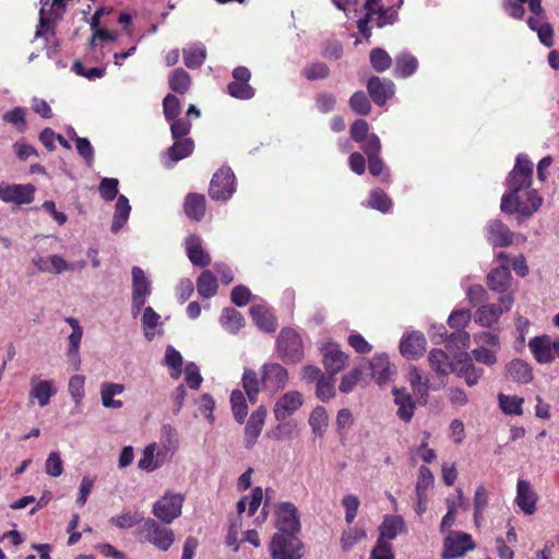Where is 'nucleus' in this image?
Instances as JSON below:
<instances>
[{"mask_svg": "<svg viewBox=\"0 0 559 559\" xmlns=\"http://www.w3.org/2000/svg\"><path fill=\"white\" fill-rule=\"evenodd\" d=\"M183 212L190 219L201 222L206 213V199L204 194L190 192L183 201Z\"/></svg>", "mask_w": 559, "mask_h": 559, "instance_id": "obj_23", "label": "nucleus"}, {"mask_svg": "<svg viewBox=\"0 0 559 559\" xmlns=\"http://www.w3.org/2000/svg\"><path fill=\"white\" fill-rule=\"evenodd\" d=\"M139 535L143 540L152 544L162 551H167L175 542L174 531L153 519L144 521L139 531Z\"/></svg>", "mask_w": 559, "mask_h": 559, "instance_id": "obj_4", "label": "nucleus"}, {"mask_svg": "<svg viewBox=\"0 0 559 559\" xmlns=\"http://www.w3.org/2000/svg\"><path fill=\"white\" fill-rule=\"evenodd\" d=\"M197 289L201 297L212 298L216 295L218 283L211 271H203L197 280Z\"/></svg>", "mask_w": 559, "mask_h": 559, "instance_id": "obj_38", "label": "nucleus"}, {"mask_svg": "<svg viewBox=\"0 0 559 559\" xmlns=\"http://www.w3.org/2000/svg\"><path fill=\"white\" fill-rule=\"evenodd\" d=\"M165 364L170 368V376L178 379L182 372V356L173 346H168L165 353Z\"/></svg>", "mask_w": 559, "mask_h": 559, "instance_id": "obj_53", "label": "nucleus"}, {"mask_svg": "<svg viewBox=\"0 0 559 559\" xmlns=\"http://www.w3.org/2000/svg\"><path fill=\"white\" fill-rule=\"evenodd\" d=\"M350 109L360 116H367L371 111V104L367 95L362 91L355 92L349 98Z\"/></svg>", "mask_w": 559, "mask_h": 559, "instance_id": "obj_52", "label": "nucleus"}, {"mask_svg": "<svg viewBox=\"0 0 559 559\" xmlns=\"http://www.w3.org/2000/svg\"><path fill=\"white\" fill-rule=\"evenodd\" d=\"M488 502L489 498L487 489L483 485L478 486L474 495V521L477 526L480 525L484 512L488 507Z\"/></svg>", "mask_w": 559, "mask_h": 559, "instance_id": "obj_46", "label": "nucleus"}, {"mask_svg": "<svg viewBox=\"0 0 559 559\" xmlns=\"http://www.w3.org/2000/svg\"><path fill=\"white\" fill-rule=\"evenodd\" d=\"M382 0H366L364 9L368 12L376 13L377 17L374 24L377 27L382 28L386 25H393L399 20V10L404 3V0H397L395 3L384 5Z\"/></svg>", "mask_w": 559, "mask_h": 559, "instance_id": "obj_10", "label": "nucleus"}, {"mask_svg": "<svg viewBox=\"0 0 559 559\" xmlns=\"http://www.w3.org/2000/svg\"><path fill=\"white\" fill-rule=\"evenodd\" d=\"M35 188L33 185H0V199L17 205L32 203Z\"/></svg>", "mask_w": 559, "mask_h": 559, "instance_id": "obj_14", "label": "nucleus"}, {"mask_svg": "<svg viewBox=\"0 0 559 559\" xmlns=\"http://www.w3.org/2000/svg\"><path fill=\"white\" fill-rule=\"evenodd\" d=\"M370 63L374 71L384 72L392 66V59L384 49L373 48L370 51Z\"/></svg>", "mask_w": 559, "mask_h": 559, "instance_id": "obj_54", "label": "nucleus"}, {"mask_svg": "<svg viewBox=\"0 0 559 559\" xmlns=\"http://www.w3.org/2000/svg\"><path fill=\"white\" fill-rule=\"evenodd\" d=\"M512 275L508 265H499L491 270L487 275L488 287L496 293L503 295H512L509 292L511 286Z\"/></svg>", "mask_w": 559, "mask_h": 559, "instance_id": "obj_19", "label": "nucleus"}, {"mask_svg": "<svg viewBox=\"0 0 559 559\" xmlns=\"http://www.w3.org/2000/svg\"><path fill=\"white\" fill-rule=\"evenodd\" d=\"M32 390L29 396L38 401L40 407H45L49 404L51 396L56 394V390L52 382L49 380H38L33 377L31 380Z\"/></svg>", "mask_w": 559, "mask_h": 559, "instance_id": "obj_30", "label": "nucleus"}, {"mask_svg": "<svg viewBox=\"0 0 559 559\" xmlns=\"http://www.w3.org/2000/svg\"><path fill=\"white\" fill-rule=\"evenodd\" d=\"M187 255L195 266L205 267L211 263V258L201 246V240L197 235H190L186 239Z\"/></svg>", "mask_w": 559, "mask_h": 559, "instance_id": "obj_26", "label": "nucleus"}, {"mask_svg": "<svg viewBox=\"0 0 559 559\" xmlns=\"http://www.w3.org/2000/svg\"><path fill=\"white\" fill-rule=\"evenodd\" d=\"M334 376L323 377L317 382L316 395L319 400L326 402L335 396Z\"/></svg>", "mask_w": 559, "mask_h": 559, "instance_id": "obj_57", "label": "nucleus"}, {"mask_svg": "<svg viewBox=\"0 0 559 559\" xmlns=\"http://www.w3.org/2000/svg\"><path fill=\"white\" fill-rule=\"evenodd\" d=\"M514 302L513 295H503L499 298V305L487 304L480 306L475 312V322L481 326L491 328L503 312H508Z\"/></svg>", "mask_w": 559, "mask_h": 559, "instance_id": "obj_6", "label": "nucleus"}, {"mask_svg": "<svg viewBox=\"0 0 559 559\" xmlns=\"http://www.w3.org/2000/svg\"><path fill=\"white\" fill-rule=\"evenodd\" d=\"M394 402L397 405V416L408 423L414 416L415 402L405 388L393 389Z\"/></svg>", "mask_w": 559, "mask_h": 559, "instance_id": "obj_28", "label": "nucleus"}, {"mask_svg": "<svg viewBox=\"0 0 559 559\" xmlns=\"http://www.w3.org/2000/svg\"><path fill=\"white\" fill-rule=\"evenodd\" d=\"M370 370L372 378L380 386L385 385L394 372V368L385 354L377 355L372 358Z\"/></svg>", "mask_w": 559, "mask_h": 559, "instance_id": "obj_24", "label": "nucleus"}, {"mask_svg": "<svg viewBox=\"0 0 559 559\" xmlns=\"http://www.w3.org/2000/svg\"><path fill=\"white\" fill-rule=\"evenodd\" d=\"M45 471L51 477H59L63 473V461L59 452H50L46 462Z\"/></svg>", "mask_w": 559, "mask_h": 559, "instance_id": "obj_62", "label": "nucleus"}, {"mask_svg": "<svg viewBox=\"0 0 559 559\" xmlns=\"http://www.w3.org/2000/svg\"><path fill=\"white\" fill-rule=\"evenodd\" d=\"M130 211L131 206L129 204V200L127 199V197L119 195L115 205V213L111 223V231L114 234L118 233L126 224Z\"/></svg>", "mask_w": 559, "mask_h": 559, "instance_id": "obj_36", "label": "nucleus"}, {"mask_svg": "<svg viewBox=\"0 0 559 559\" xmlns=\"http://www.w3.org/2000/svg\"><path fill=\"white\" fill-rule=\"evenodd\" d=\"M250 314L257 326L267 333L277 329V322L274 314L264 306L254 305L250 308Z\"/></svg>", "mask_w": 559, "mask_h": 559, "instance_id": "obj_29", "label": "nucleus"}, {"mask_svg": "<svg viewBox=\"0 0 559 559\" xmlns=\"http://www.w3.org/2000/svg\"><path fill=\"white\" fill-rule=\"evenodd\" d=\"M349 134L352 140L360 143V146L365 145L371 138L368 122L364 119H356L349 128Z\"/></svg>", "mask_w": 559, "mask_h": 559, "instance_id": "obj_55", "label": "nucleus"}, {"mask_svg": "<svg viewBox=\"0 0 559 559\" xmlns=\"http://www.w3.org/2000/svg\"><path fill=\"white\" fill-rule=\"evenodd\" d=\"M368 205L371 209L378 210L382 213H388L392 209V200L381 189H376L370 193Z\"/></svg>", "mask_w": 559, "mask_h": 559, "instance_id": "obj_51", "label": "nucleus"}, {"mask_svg": "<svg viewBox=\"0 0 559 559\" xmlns=\"http://www.w3.org/2000/svg\"><path fill=\"white\" fill-rule=\"evenodd\" d=\"M485 234L495 248H507L513 242V231L500 219H490L485 226Z\"/></svg>", "mask_w": 559, "mask_h": 559, "instance_id": "obj_13", "label": "nucleus"}, {"mask_svg": "<svg viewBox=\"0 0 559 559\" xmlns=\"http://www.w3.org/2000/svg\"><path fill=\"white\" fill-rule=\"evenodd\" d=\"M221 321L230 333H237L245 325L243 316L234 308H224Z\"/></svg>", "mask_w": 559, "mask_h": 559, "instance_id": "obj_42", "label": "nucleus"}, {"mask_svg": "<svg viewBox=\"0 0 559 559\" xmlns=\"http://www.w3.org/2000/svg\"><path fill=\"white\" fill-rule=\"evenodd\" d=\"M241 384L248 401L251 404H255L262 385L261 379L258 378V373L252 369H245L241 378Z\"/></svg>", "mask_w": 559, "mask_h": 559, "instance_id": "obj_32", "label": "nucleus"}, {"mask_svg": "<svg viewBox=\"0 0 559 559\" xmlns=\"http://www.w3.org/2000/svg\"><path fill=\"white\" fill-rule=\"evenodd\" d=\"M472 313L468 309H457L452 311L448 319V324L452 329L463 330L471 321Z\"/></svg>", "mask_w": 559, "mask_h": 559, "instance_id": "obj_61", "label": "nucleus"}, {"mask_svg": "<svg viewBox=\"0 0 559 559\" xmlns=\"http://www.w3.org/2000/svg\"><path fill=\"white\" fill-rule=\"evenodd\" d=\"M499 406L504 414L508 415H522L524 399L518 395H506L500 393L498 395Z\"/></svg>", "mask_w": 559, "mask_h": 559, "instance_id": "obj_44", "label": "nucleus"}, {"mask_svg": "<svg viewBox=\"0 0 559 559\" xmlns=\"http://www.w3.org/2000/svg\"><path fill=\"white\" fill-rule=\"evenodd\" d=\"M84 384L85 378L83 376L75 374L70 378L68 390L75 404H80L85 395Z\"/></svg>", "mask_w": 559, "mask_h": 559, "instance_id": "obj_64", "label": "nucleus"}, {"mask_svg": "<svg viewBox=\"0 0 559 559\" xmlns=\"http://www.w3.org/2000/svg\"><path fill=\"white\" fill-rule=\"evenodd\" d=\"M206 58V49L202 44H194L183 49V62L189 69L200 68Z\"/></svg>", "mask_w": 559, "mask_h": 559, "instance_id": "obj_40", "label": "nucleus"}, {"mask_svg": "<svg viewBox=\"0 0 559 559\" xmlns=\"http://www.w3.org/2000/svg\"><path fill=\"white\" fill-rule=\"evenodd\" d=\"M288 382L287 370L277 362H267L261 367L262 388L272 393L283 390Z\"/></svg>", "mask_w": 559, "mask_h": 559, "instance_id": "obj_11", "label": "nucleus"}, {"mask_svg": "<svg viewBox=\"0 0 559 559\" xmlns=\"http://www.w3.org/2000/svg\"><path fill=\"white\" fill-rule=\"evenodd\" d=\"M367 537V533L361 527H349L348 530H345L340 538L341 548L343 551L347 552L349 551L356 544L361 542Z\"/></svg>", "mask_w": 559, "mask_h": 559, "instance_id": "obj_45", "label": "nucleus"}, {"mask_svg": "<svg viewBox=\"0 0 559 559\" xmlns=\"http://www.w3.org/2000/svg\"><path fill=\"white\" fill-rule=\"evenodd\" d=\"M360 148L368 157L369 173L374 177L381 175L384 168V163L380 157L381 142L379 136L371 133L369 141L365 145H361Z\"/></svg>", "mask_w": 559, "mask_h": 559, "instance_id": "obj_22", "label": "nucleus"}, {"mask_svg": "<svg viewBox=\"0 0 559 559\" xmlns=\"http://www.w3.org/2000/svg\"><path fill=\"white\" fill-rule=\"evenodd\" d=\"M272 493H274V490L271 489V488H266L265 495H264L261 487H255L252 490V492H251V499H250V502H249L248 515L252 516L257 512V510L259 509V507L262 503L263 498H265L264 504H263V511L265 512V509L270 504V500L272 498Z\"/></svg>", "mask_w": 559, "mask_h": 559, "instance_id": "obj_47", "label": "nucleus"}, {"mask_svg": "<svg viewBox=\"0 0 559 559\" xmlns=\"http://www.w3.org/2000/svg\"><path fill=\"white\" fill-rule=\"evenodd\" d=\"M235 192V175L230 168H219L212 177L209 195L216 201H227Z\"/></svg>", "mask_w": 559, "mask_h": 559, "instance_id": "obj_8", "label": "nucleus"}, {"mask_svg": "<svg viewBox=\"0 0 559 559\" xmlns=\"http://www.w3.org/2000/svg\"><path fill=\"white\" fill-rule=\"evenodd\" d=\"M551 336L540 335L535 336L528 342V347L534 358L539 364H549L554 360V354L551 353Z\"/></svg>", "mask_w": 559, "mask_h": 559, "instance_id": "obj_25", "label": "nucleus"}, {"mask_svg": "<svg viewBox=\"0 0 559 559\" xmlns=\"http://www.w3.org/2000/svg\"><path fill=\"white\" fill-rule=\"evenodd\" d=\"M168 84L173 92L183 95L191 87V76L182 68H177L170 73Z\"/></svg>", "mask_w": 559, "mask_h": 559, "instance_id": "obj_37", "label": "nucleus"}, {"mask_svg": "<svg viewBox=\"0 0 559 559\" xmlns=\"http://www.w3.org/2000/svg\"><path fill=\"white\" fill-rule=\"evenodd\" d=\"M275 532L300 533V514L292 502H280L274 506Z\"/></svg>", "mask_w": 559, "mask_h": 559, "instance_id": "obj_5", "label": "nucleus"}, {"mask_svg": "<svg viewBox=\"0 0 559 559\" xmlns=\"http://www.w3.org/2000/svg\"><path fill=\"white\" fill-rule=\"evenodd\" d=\"M266 407L261 405L253 411L245 428V447L251 449L260 436L266 417Z\"/></svg>", "mask_w": 559, "mask_h": 559, "instance_id": "obj_17", "label": "nucleus"}, {"mask_svg": "<svg viewBox=\"0 0 559 559\" xmlns=\"http://www.w3.org/2000/svg\"><path fill=\"white\" fill-rule=\"evenodd\" d=\"M181 104L179 98L174 94H167L163 99V112L167 121L175 120L179 117Z\"/></svg>", "mask_w": 559, "mask_h": 559, "instance_id": "obj_59", "label": "nucleus"}, {"mask_svg": "<svg viewBox=\"0 0 559 559\" xmlns=\"http://www.w3.org/2000/svg\"><path fill=\"white\" fill-rule=\"evenodd\" d=\"M301 74L308 81L324 80L330 75V68L321 61H314L301 70Z\"/></svg>", "mask_w": 559, "mask_h": 559, "instance_id": "obj_50", "label": "nucleus"}, {"mask_svg": "<svg viewBox=\"0 0 559 559\" xmlns=\"http://www.w3.org/2000/svg\"><path fill=\"white\" fill-rule=\"evenodd\" d=\"M124 392V385L120 383L103 382L100 385V399L102 404L106 408H121L123 406L122 401L115 400L116 395H120Z\"/></svg>", "mask_w": 559, "mask_h": 559, "instance_id": "obj_31", "label": "nucleus"}, {"mask_svg": "<svg viewBox=\"0 0 559 559\" xmlns=\"http://www.w3.org/2000/svg\"><path fill=\"white\" fill-rule=\"evenodd\" d=\"M428 361L431 369L439 374L447 376L452 370V362L448 354L442 349H432L428 355Z\"/></svg>", "mask_w": 559, "mask_h": 559, "instance_id": "obj_39", "label": "nucleus"}, {"mask_svg": "<svg viewBox=\"0 0 559 559\" xmlns=\"http://www.w3.org/2000/svg\"><path fill=\"white\" fill-rule=\"evenodd\" d=\"M151 293V282L144 271L139 266H134L132 269V312L134 316L144 307L146 297Z\"/></svg>", "mask_w": 559, "mask_h": 559, "instance_id": "obj_12", "label": "nucleus"}, {"mask_svg": "<svg viewBox=\"0 0 559 559\" xmlns=\"http://www.w3.org/2000/svg\"><path fill=\"white\" fill-rule=\"evenodd\" d=\"M228 94L237 99H251L255 91L249 83H241L240 81H233L227 85Z\"/></svg>", "mask_w": 559, "mask_h": 559, "instance_id": "obj_56", "label": "nucleus"}, {"mask_svg": "<svg viewBox=\"0 0 559 559\" xmlns=\"http://www.w3.org/2000/svg\"><path fill=\"white\" fill-rule=\"evenodd\" d=\"M418 69V60L409 52H402L395 58L394 74L396 78H408Z\"/></svg>", "mask_w": 559, "mask_h": 559, "instance_id": "obj_34", "label": "nucleus"}, {"mask_svg": "<svg viewBox=\"0 0 559 559\" xmlns=\"http://www.w3.org/2000/svg\"><path fill=\"white\" fill-rule=\"evenodd\" d=\"M302 395L298 391H289L285 393L274 406V416L277 420H284L292 416L301 405Z\"/></svg>", "mask_w": 559, "mask_h": 559, "instance_id": "obj_18", "label": "nucleus"}, {"mask_svg": "<svg viewBox=\"0 0 559 559\" xmlns=\"http://www.w3.org/2000/svg\"><path fill=\"white\" fill-rule=\"evenodd\" d=\"M309 425L316 436H323L329 425V415L323 406H317L311 412Z\"/></svg>", "mask_w": 559, "mask_h": 559, "instance_id": "obj_43", "label": "nucleus"}, {"mask_svg": "<svg viewBox=\"0 0 559 559\" xmlns=\"http://www.w3.org/2000/svg\"><path fill=\"white\" fill-rule=\"evenodd\" d=\"M194 142L191 138L176 139L174 144L167 148V156L177 163L192 154Z\"/></svg>", "mask_w": 559, "mask_h": 559, "instance_id": "obj_35", "label": "nucleus"}, {"mask_svg": "<svg viewBox=\"0 0 559 559\" xmlns=\"http://www.w3.org/2000/svg\"><path fill=\"white\" fill-rule=\"evenodd\" d=\"M185 497L180 493H165L153 506V514L164 524H170L182 512Z\"/></svg>", "mask_w": 559, "mask_h": 559, "instance_id": "obj_7", "label": "nucleus"}, {"mask_svg": "<svg viewBox=\"0 0 559 559\" xmlns=\"http://www.w3.org/2000/svg\"><path fill=\"white\" fill-rule=\"evenodd\" d=\"M508 376L520 383H530L533 380L531 366L522 359H513L507 365Z\"/></svg>", "mask_w": 559, "mask_h": 559, "instance_id": "obj_33", "label": "nucleus"}, {"mask_svg": "<svg viewBox=\"0 0 559 559\" xmlns=\"http://www.w3.org/2000/svg\"><path fill=\"white\" fill-rule=\"evenodd\" d=\"M435 484V477L429 467L421 465L418 469L416 493H426Z\"/></svg>", "mask_w": 559, "mask_h": 559, "instance_id": "obj_60", "label": "nucleus"}, {"mask_svg": "<svg viewBox=\"0 0 559 559\" xmlns=\"http://www.w3.org/2000/svg\"><path fill=\"white\" fill-rule=\"evenodd\" d=\"M368 93L376 105L383 106L394 94V84L390 80L371 76L367 83Z\"/></svg>", "mask_w": 559, "mask_h": 559, "instance_id": "obj_21", "label": "nucleus"}, {"mask_svg": "<svg viewBox=\"0 0 559 559\" xmlns=\"http://www.w3.org/2000/svg\"><path fill=\"white\" fill-rule=\"evenodd\" d=\"M426 345L425 335L421 332H413L402 338L400 352L407 359H417L424 355Z\"/></svg>", "mask_w": 559, "mask_h": 559, "instance_id": "obj_20", "label": "nucleus"}, {"mask_svg": "<svg viewBox=\"0 0 559 559\" xmlns=\"http://www.w3.org/2000/svg\"><path fill=\"white\" fill-rule=\"evenodd\" d=\"M536 493L528 481L520 479L516 485V503L526 514H533L536 510Z\"/></svg>", "mask_w": 559, "mask_h": 559, "instance_id": "obj_27", "label": "nucleus"}, {"mask_svg": "<svg viewBox=\"0 0 559 559\" xmlns=\"http://www.w3.org/2000/svg\"><path fill=\"white\" fill-rule=\"evenodd\" d=\"M323 366L328 373L335 376L343 370L348 361V355L344 353L337 343H328L322 347Z\"/></svg>", "mask_w": 559, "mask_h": 559, "instance_id": "obj_15", "label": "nucleus"}, {"mask_svg": "<svg viewBox=\"0 0 559 559\" xmlns=\"http://www.w3.org/2000/svg\"><path fill=\"white\" fill-rule=\"evenodd\" d=\"M230 404L235 420L239 424H243L248 415V405L245 393L238 389L231 391Z\"/></svg>", "mask_w": 559, "mask_h": 559, "instance_id": "obj_41", "label": "nucleus"}, {"mask_svg": "<svg viewBox=\"0 0 559 559\" xmlns=\"http://www.w3.org/2000/svg\"><path fill=\"white\" fill-rule=\"evenodd\" d=\"M533 163L526 155L516 157L513 169L506 179L508 191L501 198L500 209L506 214L519 213L530 217L543 204V198L532 189Z\"/></svg>", "mask_w": 559, "mask_h": 559, "instance_id": "obj_1", "label": "nucleus"}, {"mask_svg": "<svg viewBox=\"0 0 559 559\" xmlns=\"http://www.w3.org/2000/svg\"><path fill=\"white\" fill-rule=\"evenodd\" d=\"M119 181L116 178H104L99 183V193L105 201H112L118 195Z\"/></svg>", "mask_w": 559, "mask_h": 559, "instance_id": "obj_63", "label": "nucleus"}, {"mask_svg": "<svg viewBox=\"0 0 559 559\" xmlns=\"http://www.w3.org/2000/svg\"><path fill=\"white\" fill-rule=\"evenodd\" d=\"M476 547L472 535L463 532H450L443 540L442 559H456Z\"/></svg>", "mask_w": 559, "mask_h": 559, "instance_id": "obj_9", "label": "nucleus"}, {"mask_svg": "<svg viewBox=\"0 0 559 559\" xmlns=\"http://www.w3.org/2000/svg\"><path fill=\"white\" fill-rule=\"evenodd\" d=\"M299 533L275 532L267 545L271 559H301L305 556V544Z\"/></svg>", "mask_w": 559, "mask_h": 559, "instance_id": "obj_2", "label": "nucleus"}, {"mask_svg": "<svg viewBox=\"0 0 559 559\" xmlns=\"http://www.w3.org/2000/svg\"><path fill=\"white\" fill-rule=\"evenodd\" d=\"M50 262V266L40 265L38 262H35V265L38 267L40 272H47L52 274H60L66 271L73 270V266L70 265L61 255L52 254L48 258Z\"/></svg>", "mask_w": 559, "mask_h": 559, "instance_id": "obj_58", "label": "nucleus"}, {"mask_svg": "<svg viewBox=\"0 0 559 559\" xmlns=\"http://www.w3.org/2000/svg\"><path fill=\"white\" fill-rule=\"evenodd\" d=\"M405 531V522L400 515H385L380 527L376 545L392 547L391 540Z\"/></svg>", "mask_w": 559, "mask_h": 559, "instance_id": "obj_16", "label": "nucleus"}, {"mask_svg": "<svg viewBox=\"0 0 559 559\" xmlns=\"http://www.w3.org/2000/svg\"><path fill=\"white\" fill-rule=\"evenodd\" d=\"M276 349L278 357L285 364L299 362L304 357V344L301 337L292 328H284L281 330L276 341Z\"/></svg>", "mask_w": 559, "mask_h": 559, "instance_id": "obj_3", "label": "nucleus"}, {"mask_svg": "<svg viewBox=\"0 0 559 559\" xmlns=\"http://www.w3.org/2000/svg\"><path fill=\"white\" fill-rule=\"evenodd\" d=\"M156 443H151L145 447L142 457L138 462V467L144 471H155L160 466V462L158 457L160 453H157V457L155 459Z\"/></svg>", "mask_w": 559, "mask_h": 559, "instance_id": "obj_48", "label": "nucleus"}, {"mask_svg": "<svg viewBox=\"0 0 559 559\" xmlns=\"http://www.w3.org/2000/svg\"><path fill=\"white\" fill-rule=\"evenodd\" d=\"M408 381L413 391L420 397L428 396V379H424L421 370L417 367H413L408 373Z\"/></svg>", "mask_w": 559, "mask_h": 559, "instance_id": "obj_49", "label": "nucleus"}]
</instances>
